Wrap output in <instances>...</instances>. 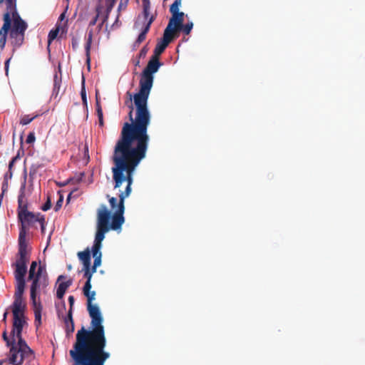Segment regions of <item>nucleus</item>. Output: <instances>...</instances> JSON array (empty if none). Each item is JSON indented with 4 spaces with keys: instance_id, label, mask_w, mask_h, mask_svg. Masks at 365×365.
<instances>
[{
    "instance_id": "423d86ee",
    "label": "nucleus",
    "mask_w": 365,
    "mask_h": 365,
    "mask_svg": "<svg viewBox=\"0 0 365 365\" xmlns=\"http://www.w3.org/2000/svg\"><path fill=\"white\" fill-rule=\"evenodd\" d=\"M41 216H42L41 213L35 214L32 212H28L18 217L21 225L19 236L17 259L12 265L14 267V270L27 271V263L30 258L26 242L27 230L36 222H38Z\"/></svg>"
},
{
    "instance_id": "79ce46f5",
    "label": "nucleus",
    "mask_w": 365,
    "mask_h": 365,
    "mask_svg": "<svg viewBox=\"0 0 365 365\" xmlns=\"http://www.w3.org/2000/svg\"><path fill=\"white\" fill-rule=\"evenodd\" d=\"M97 115H98V121H99L100 126H103L104 123H103V112L98 111V113H97Z\"/></svg>"
},
{
    "instance_id": "3c124183",
    "label": "nucleus",
    "mask_w": 365,
    "mask_h": 365,
    "mask_svg": "<svg viewBox=\"0 0 365 365\" xmlns=\"http://www.w3.org/2000/svg\"><path fill=\"white\" fill-rule=\"evenodd\" d=\"M64 17H65V14H64V13H63V14H61L60 15L59 19H60V20H63V19H64Z\"/></svg>"
},
{
    "instance_id": "a211bd4d",
    "label": "nucleus",
    "mask_w": 365,
    "mask_h": 365,
    "mask_svg": "<svg viewBox=\"0 0 365 365\" xmlns=\"http://www.w3.org/2000/svg\"><path fill=\"white\" fill-rule=\"evenodd\" d=\"M93 32L92 30H90L88 36L86 38V42L85 44V51L86 56V61L89 64L91 61V48L93 41Z\"/></svg>"
},
{
    "instance_id": "9b49d317",
    "label": "nucleus",
    "mask_w": 365,
    "mask_h": 365,
    "mask_svg": "<svg viewBox=\"0 0 365 365\" xmlns=\"http://www.w3.org/2000/svg\"><path fill=\"white\" fill-rule=\"evenodd\" d=\"M9 362L13 365H21L24 360L29 363L33 361L35 359H31L30 355L27 352L16 349V344L10 347L9 354L8 355Z\"/></svg>"
},
{
    "instance_id": "5701e85b",
    "label": "nucleus",
    "mask_w": 365,
    "mask_h": 365,
    "mask_svg": "<svg viewBox=\"0 0 365 365\" xmlns=\"http://www.w3.org/2000/svg\"><path fill=\"white\" fill-rule=\"evenodd\" d=\"M2 337L4 341L6 343L7 346L11 347L12 345L16 344L15 337L13 338V336L11 335V339H9L6 330L3 332Z\"/></svg>"
},
{
    "instance_id": "c756f323",
    "label": "nucleus",
    "mask_w": 365,
    "mask_h": 365,
    "mask_svg": "<svg viewBox=\"0 0 365 365\" xmlns=\"http://www.w3.org/2000/svg\"><path fill=\"white\" fill-rule=\"evenodd\" d=\"M72 284V280L71 279H68L67 280L66 282H61L59 285H58V288L62 289V290H64L65 292L66 291V289Z\"/></svg>"
},
{
    "instance_id": "e433bc0d",
    "label": "nucleus",
    "mask_w": 365,
    "mask_h": 365,
    "mask_svg": "<svg viewBox=\"0 0 365 365\" xmlns=\"http://www.w3.org/2000/svg\"><path fill=\"white\" fill-rule=\"evenodd\" d=\"M51 207V202L49 197H48L46 202L44 203V205L41 207L42 210L47 211Z\"/></svg>"
},
{
    "instance_id": "aec40b11",
    "label": "nucleus",
    "mask_w": 365,
    "mask_h": 365,
    "mask_svg": "<svg viewBox=\"0 0 365 365\" xmlns=\"http://www.w3.org/2000/svg\"><path fill=\"white\" fill-rule=\"evenodd\" d=\"M143 18H144L145 21H146V23H147L150 17V4L149 0H143Z\"/></svg>"
},
{
    "instance_id": "ddd939ff",
    "label": "nucleus",
    "mask_w": 365,
    "mask_h": 365,
    "mask_svg": "<svg viewBox=\"0 0 365 365\" xmlns=\"http://www.w3.org/2000/svg\"><path fill=\"white\" fill-rule=\"evenodd\" d=\"M155 16L151 15L148 22L145 24L143 29H142L140 34L138 36L136 41H135L133 46L134 48L138 47L140 44L145 41L146 38V35L150 29V26L153 22L155 21Z\"/></svg>"
},
{
    "instance_id": "603ef678",
    "label": "nucleus",
    "mask_w": 365,
    "mask_h": 365,
    "mask_svg": "<svg viewBox=\"0 0 365 365\" xmlns=\"http://www.w3.org/2000/svg\"><path fill=\"white\" fill-rule=\"evenodd\" d=\"M135 66H140V60H139V59H138V60L135 61Z\"/></svg>"
},
{
    "instance_id": "473e14b6",
    "label": "nucleus",
    "mask_w": 365,
    "mask_h": 365,
    "mask_svg": "<svg viewBox=\"0 0 365 365\" xmlns=\"http://www.w3.org/2000/svg\"><path fill=\"white\" fill-rule=\"evenodd\" d=\"M63 202V196L61 195L59 199L57 200V202L55 205V207H54V210L56 212L58 211L61 208Z\"/></svg>"
},
{
    "instance_id": "c9c22d12",
    "label": "nucleus",
    "mask_w": 365,
    "mask_h": 365,
    "mask_svg": "<svg viewBox=\"0 0 365 365\" xmlns=\"http://www.w3.org/2000/svg\"><path fill=\"white\" fill-rule=\"evenodd\" d=\"M148 51V46H143L138 54V58H145Z\"/></svg>"
},
{
    "instance_id": "f8f14e48",
    "label": "nucleus",
    "mask_w": 365,
    "mask_h": 365,
    "mask_svg": "<svg viewBox=\"0 0 365 365\" xmlns=\"http://www.w3.org/2000/svg\"><path fill=\"white\" fill-rule=\"evenodd\" d=\"M174 39V36L168 31V29L165 28L163 38L158 41L152 56L159 58L160 56L164 52L168 44Z\"/></svg>"
},
{
    "instance_id": "4be33fe9",
    "label": "nucleus",
    "mask_w": 365,
    "mask_h": 365,
    "mask_svg": "<svg viewBox=\"0 0 365 365\" xmlns=\"http://www.w3.org/2000/svg\"><path fill=\"white\" fill-rule=\"evenodd\" d=\"M36 267H37V262L36 261H33L30 265V268L29 270V276L28 279H33L34 276L36 275Z\"/></svg>"
},
{
    "instance_id": "1a4fd4ad",
    "label": "nucleus",
    "mask_w": 365,
    "mask_h": 365,
    "mask_svg": "<svg viewBox=\"0 0 365 365\" xmlns=\"http://www.w3.org/2000/svg\"><path fill=\"white\" fill-rule=\"evenodd\" d=\"M73 365H105L110 357L108 351L70 355Z\"/></svg>"
},
{
    "instance_id": "20e7f679",
    "label": "nucleus",
    "mask_w": 365,
    "mask_h": 365,
    "mask_svg": "<svg viewBox=\"0 0 365 365\" xmlns=\"http://www.w3.org/2000/svg\"><path fill=\"white\" fill-rule=\"evenodd\" d=\"M129 193V188L124 195L120 196V202L118 205L117 212L111 215V212L108 210L105 205H101L97 212V230L95 236L93 245L92 247V255L94 258L93 265V272H96V269L101 264L102 254L101 248L102 242L105 238V234L110 230H118L121 229L122 225L125 222L123 217V198Z\"/></svg>"
},
{
    "instance_id": "09e8293b",
    "label": "nucleus",
    "mask_w": 365,
    "mask_h": 365,
    "mask_svg": "<svg viewBox=\"0 0 365 365\" xmlns=\"http://www.w3.org/2000/svg\"><path fill=\"white\" fill-rule=\"evenodd\" d=\"M7 314H8V311L6 310L4 314V316H3V321L4 322H6V317H7Z\"/></svg>"
},
{
    "instance_id": "2eb2a0df",
    "label": "nucleus",
    "mask_w": 365,
    "mask_h": 365,
    "mask_svg": "<svg viewBox=\"0 0 365 365\" xmlns=\"http://www.w3.org/2000/svg\"><path fill=\"white\" fill-rule=\"evenodd\" d=\"M63 322L65 324V331L67 336L71 334L75 329L74 322L73 319V314L71 312H68L67 316L63 317Z\"/></svg>"
},
{
    "instance_id": "a18cd8bd",
    "label": "nucleus",
    "mask_w": 365,
    "mask_h": 365,
    "mask_svg": "<svg viewBox=\"0 0 365 365\" xmlns=\"http://www.w3.org/2000/svg\"><path fill=\"white\" fill-rule=\"evenodd\" d=\"M18 156L14 157L11 160L9 163V170H11L12 167L14 166L16 160H17Z\"/></svg>"
},
{
    "instance_id": "0eeeda50",
    "label": "nucleus",
    "mask_w": 365,
    "mask_h": 365,
    "mask_svg": "<svg viewBox=\"0 0 365 365\" xmlns=\"http://www.w3.org/2000/svg\"><path fill=\"white\" fill-rule=\"evenodd\" d=\"M4 0H0V4ZM5 13L11 14L13 18V29L10 33V38L14 39V45L20 46L24 41L25 31L28 28V25L17 11L16 0H5Z\"/></svg>"
},
{
    "instance_id": "393cba45",
    "label": "nucleus",
    "mask_w": 365,
    "mask_h": 365,
    "mask_svg": "<svg viewBox=\"0 0 365 365\" xmlns=\"http://www.w3.org/2000/svg\"><path fill=\"white\" fill-rule=\"evenodd\" d=\"M58 32H59L58 28H56V29H52L51 31H50L48 36V44H51V42L57 37Z\"/></svg>"
},
{
    "instance_id": "8fccbe9b",
    "label": "nucleus",
    "mask_w": 365,
    "mask_h": 365,
    "mask_svg": "<svg viewBox=\"0 0 365 365\" xmlns=\"http://www.w3.org/2000/svg\"><path fill=\"white\" fill-rule=\"evenodd\" d=\"M65 278H66V277H65V276H63V275H60V276L58 277V281H61V280H62V279H65Z\"/></svg>"
},
{
    "instance_id": "2f4dec72",
    "label": "nucleus",
    "mask_w": 365,
    "mask_h": 365,
    "mask_svg": "<svg viewBox=\"0 0 365 365\" xmlns=\"http://www.w3.org/2000/svg\"><path fill=\"white\" fill-rule=\"evenodd\" d=\"M83 176H84V173H80L78 175H76L75 177L70 178L68 180V181L79 182L80 181L82 180Z\"/></svg>"
},
{
    "instance_id": "412c9836",
    "label": "nucleus",
    "mask_w": 365,
    "mask_h": 365,
    "mask_svg": "<svg viewBox=\"0 0 365 365\" xmlns=\"http://www.w3.org/2000/svg\"><path fill=\"white\" fill-rule=\"evenodd\" d=\"M61 83V78H58V75L56 73L53 76V92L56 95L58 94Z\"/></svg>"
},
{
    "instance_id": "864d4df0",
    "label": "nucleus",
    "mask_w": 365,
    "mask_h": 365,
    "mask_svg": "<svg viewBox=\"0 0 365 365\" xmlns=\"http://www.w3.org/2000/svg\"><path fill=\"white\" fill-rule=\"evenodd\" d=\"M71 195V193H70V194L68 195V198H67V200H69Z\"/></svg>"
},
{
    "instance_id": "7c9ffc66",
    "label": "nucleus",
    "mask_w": 365,
    "mask_h": 365,
    "mask_svg": "<svg viewBox=\"0 0 365 365\" xmlns=\"http://www.w3.org/2000/svg\"><path fill=\"white\" fill-rule=\"evenodd\" d=\"M66 310V304H65V302H62L61 303V308H58L57 309V315L59 318H61L62 317V318L63 319V312Z\"/></svg>"
},
{
    "instance_id": "5fc2aeb1",
    "label": "nucleus",
    "mask_w": 365,
    "mask_h": 365,
    "mask_svg": "<svg viewBox=\"0 0 365 365\" xmlns=\"http://www.w3.org/2000/svg\"><path fill=\"white\" fill-rule=\"evenodd\" d=\"M128 94H129V95H130V98L131 99V98H132V95H131L130 93H128Z\"/></svg>"
},
{
    "instance_id": "f03ea898",
    "label": "nucleus",
    "mask_w": 365,
    "mask_h": 365,
    "mask_svg": "<svg viewBox=\"0 0 365 365\" xmlns=\"http://www.w3.org/2000/svg\"><path fill=\"white\" fill-rule=\"evenodd\" d=\"M122 133H120L118 140L114 146L112 160L114 166L112 168L113 179L114 181V189L120 187L123 182H126V187L124 191L119 194V201L117 202V198L114 197H110L108 195L107 197L112 210H115L113 215L117 212L118 205L120 202V196L124 195L129 188V193L123 198L128 197L131 192V185L133 182V173L140 163L145 158L146 152L148 147V143L146 142L145 149H139V144L137 140H133L130 145L125 147L121 144ZM125 209V205H123Z\"/></svg>"
},
{
    "instance_id": "f3484780",
    "label": "nucleus",
    "mask_w": 365,
    "mask_h": 365,
    "mask_svg": "<svg viewBox=\"0 0 365 365\" xmlns=\"http://www.w3.org/2000/svg\"><path fill=\"white\" fill-rule=\"evenodd\" d=\"M78 257L83 263V267H91V251L88 247L83 252H78Z\"/></svg>"
},
{
    "instance_id": "37998d69",
    "label": "nucleus",
    "mask_w": 365,
    "mask_h": 365,
    "mask_svg": "<svg viewBox=\"0 0 365 365\" xmlns=\"http://www.w3.org/2000/svg\"><path fill=\"white\" fill-rule=\"evenodd\" d=\"M65 292H66L64 290H62L58 287L56 290V297L58 299H62L65 294Z\"/></svg>"
},
{
    "instance_id": "7ed1b4c3",
    "label": "nucleus",
    "mask_w": 365,
    "mask_h": 365,
    "mask_svg": "<svg viewBox=\"0 0 365 365\" xmlns=\"http://www.w3.org/2000/svg\"><path fill=\"white\" fill-rule=\"evenodd\" d=\"M87 298V309L91 318V329L82 327L76 335V341L69 351V355L103 352L107 346L103 319L99 307L92 302L95 299L96 292L90 291L83 294Z\"/></svg>"
},
{
    "instance_id": "72a5a7b5",
    "label": "nucleus",
    "mask_w": 365,
    "mask_h": 365,
    "mask_svg": "<svg viewBox=\"0 0 365 365\" xmlns=\"http://www.w3.org/2000/svg\"><path fill=\"white\" fill-rule=\"evenodd\" d=\"M128 0H120V2L118 5V10L120 11L122 10H125L127 7Z\"/></svg>"
},
{
    "instance_id": "bb28decb",
    "label": "nucleus",
    "mask_w": 365,
    "mask_h": 365,
    "mask_svg": "<svg viewBox=\"0 0 365 365\" xmlns=\"http://www.w3.org/2000/svg\"><path fill=\"white\" fill-rule=\"evenodd\" d=\"M81 96L83 103L84 105H87L86 91V88H85V79L83 77V80H82V88H81Z\"/></svg>"
},
{
    "instance_id": "f704fd0d",
    "label": "nucleus",
    "mask_w": 365,
    "mask_h": 365,
    "mask_svg": "<svg viewBox=\"0 0 365 365\" xmlns=\"http://www.w3.org/2000/svg\"><path fill=\"white\" fill-rule=\"evenodd\" d=\"M91 281H86V283H85V284H84V286H83V294H84V293H87V294H88V292L91 291V287H92V286H91Z\"/></svg>"
},
{
    "instance_id": "58836bf2",
    "label": "nucleus",
    "mask_w": 365,
    "mask_h": 365,
    "mask_svg": "<svg viewBox=\"0 0 365 365\" xmlns=\"http://www.w3.org/2000/svg\"><path fill=\"white\" fill-rule=\"evenodd\" d=\"M38 222L40 223L41 225V232L43 234L45 232V217L43 215L41 216L39 220H38Z\"/></svg>"
},
{
    "instance_id": "49530a36",
    "label": "nucleus",
    "mask_w": 365,
    "mask_h": 365,
    "mask_svg": "<svg viewBox=\"0 0 365 365\" xmlns=\"http://www.w3.org/2000/svg\"><path fill=\"white\" fill-rule=\"evenodd\" d=\"M10 58L7 59L5 62V71L6 74L8 75L9 66Z\"/></svg>"
},
{
    "instance_id": "dca6fc26",
    "label": "nucleus",
    "mask_w": 365,
    "mask_h": 365,
    "mask_svg": "<svg viewBox=\"0 0 365 365\" xmlns=\"http://www.w3.org/2000/svg\"><path fill=\"white\" fill-rule=\"evenodd\" d=\"M35 321L34 324L36 328H38L41 324V311H42V305L40 302H32Z\"/></svg>"
},
{
    "instance_id": "9d476101",
    "label": "nucleus",
    "mask_w": 365,
    "mask_h": 365,
    "mask_svg": "<svg viewBox=\"0 0 365 365\" xmlns=\"http://www.w3.org/2000/svg\"><path fill=\"white\" fill-rule=\"evenodd\" d=\"M28 280L31 281L30 287L31 302H37V290L41 284L43 286H47L48 284V274L45 266L39 265L37 269L36 275L33 279H28Z\"/></svg>"
},
{
    "instance_id": "de8ad7c7",
    "label": "nucleus",
    "mask_w": 365,
    "mask_h": 365,
    "mask_svg": "<svg viewBox=\"0 0 365 365\" xmlns=\"http://www.w3.org/2000/svg\"><path fill=\"white\" fill-rule=\"evenodd\" d=\"M98 111L103 112L101 106L98 100L97 99L96 100V113H98Z\"/></svg>"
},
{
    "instance_id": "6ab92c4d",
    "label": "nucleus",
    "mask_w": 365,
    "mask_h": 365,
    "mask_svg": "<svg viewBox=\"0 0 365 365\" xmlns=\"http://www.w3.org/2000/svg\"><path fill=\"white\" fill-rule=\"evenodd\" d=\"M17 212H18V217L29 212L28 210L27 202H24V195H21L19 196Z\"/></svg>"
},
{
    "instance_id": "cd10ccee",
    "label": "nucleus",
    "mask_w": 365,
    "mask_h": 365,
    "mask_svg": "<svg viewBox=\"0 0 365 365\" xmlns=\"http://www.w3.org/2000/svg\"><path fill=\"white\" fill-rule=\"evenodd\" d=\"M101 6H97V7H96V16H94L91 20V21L89 22V25H88V26H89V27H90V26H93L96 25V24L97 21H98V17H99V16H100V14H101Z\"/></svg>"
},
{
    "instance_id": "4468645a",
    "label": "nucleus",
    "mask_w": 365,
    "mask_h": 365,
    "mask_svg": "<svg viewBox=\"0 0 365 365\" xmlns=\"http://www.w3.org/2000/svg\"><path fill=\"white\" fill-rule=\"evenodd\" d=\"M16 339V349H19L23 352H27L30 355L31 359H35V354L34 351L28 346L26 341L23 339L21 334L15 335Z\"/></svg>"
},
{
    "instance_id": "6e6552de",
    "label": "nucleus",
    "mask_w": 365,
    "mask_h": 365,
    "mask_svg": "<svg viewBox=\"0 0 365 365\" xmlns=\"http://www.w3.org/2000/svg\"><path fill=\"white\" fill-rule=\"evenodd\" d=\"M180 6L181 0H175L170 5V12L172 16L166 26L175 38L179 36L180 31H182L185 35H189L193 27L192 21L183 24L185 14L182 11H180L179 8Z\"/></svg>"
},
{
    "instance_id": "a878e982",
    "label": "nucleus",
    "mask_w": 365,
    "mask_h": 365,
    "mask_svg": "<svg viewBox=\"0 0 365 365\" xmlns=\"http://www.w3.org/2000/svg\"><path fill=\"white\" fill-rule=\"evenodd\" d=\"M83 269L84 271L83 277L86 278V281H91L93 274L94 273L93 272V269H91V267H83Z\"/></svg>"
},
{
    "instance_id": "39448f33",
    "label": "nucleus",
    "mask_w": 365,
    "mask_h": 365,
    "mask_svg": "<svg viewBox=\"0 0 365 365\" xmlns=\"http://www.w3.org/2000/svg\"><path fill=\"white\" fill-rule=\"evenodd\" d=\"M27 271L14 270V274L16 280L14 300L11 306L13 313V327L11 335L13 338L15 335H19L22 333L24 320V311L26 304L24 302L23 294L24 293L26 281L25 276Z\"/></svg>"
},
{
    "instance_id": "c03bdc74",
    "label": "nucleus",
    "mask_w": 365,
    "mask_h": 365,
    "mask_svg": "<svg viewBox=\"0 0 365 365\" xmlns=\"http://www.w3.org/2000/svg\"><path fill=\"white\" fill-rule=\"evenodd\" d=\"M108 15H105V16L103 17L102 21L98 25V30L101 29L103 24L108 21Z\"/></svg>"
},
{
    "instance_id": "4c0bfd02",
    "label": "nucleus",
    "mask_w": 365,
    "mask_h": 365,
    "mask_svg": "<svg viewBox=\"0 0 365 365\" xmlns=\"http://www.w3.org/2000/svg\"><path fill=\"white\" fill-rule=\"evenodd\" d=\"M36 140L35 135L34 133H30L26 138V143H33Z\"/></svg>"
},
{
    "instance_id": "b1692460",
    "label": "nucleus",
    "mask_w": 365,
    "mask_h": 365,
    "mask_svg": "<svg viewBox=\"0 0 365 365\" xmlns=\"http://www.w3.org/2000/svg\"><path fill=\"white\" fill-rule=\"evenodd\" d=\"M38 115H35L34 116H30L29 115H24L21 117L20 120V123L23 125H28L34 119H35Z\"/></svg>"
},
{
    "instance_id": "ea45409f",
    "label": "nucleus",
    "mask_w": 365,
    "mask_h": 365,
    "mask_svg": "<svg viewBox=\"0 0 365 365\" xmlns=\"http://www.w3.org/2000/svg\"><path fill=\"white\" fill-rule=\"evenodd\" d=\"M75 299L73 296L68 297V303H69V310L68 312H71V314H73V307L74 304Z\"/></svg>"
},
{
    "instance_id": "a19ab883",
    "label": "nucleus",
    "mask_w": 365,
    "mask_h": 365,
    "mask_svg": "<svg viewBox=\"0 0 365 365\" xmlns=\"http://www.w3.org/2000/svg\"><path fill=\"white\" fill-rule=\"evenodd\" d=\"M72 48L73 50H76L78 47V39L76 37H73L71 39Z\"/></svg>"
},
{
    "instance_id": "c85d7f7f",
    "label": "nucleus",
    "mask_w": 365,
    "mask_h": 365,
    "mask_svg": "<svg viewBox=\"0 0 365 365\" xmlns=\"http://www.w3.org/2000/svg\"><path fill=\"white\" fill-rule=\"evenodd\" d=\"M116 0H106V14L108 16H109L110 12L113 9Z\"/></svg>"
},
{
    "instance_id": "f257e3e1",
    "label": "nucleus",
    "mask_w": 365,
    "mask_h": 365,
    "mask_svg": "<svg viewBox=\"0 0 365 365\" xmlns=\"http://www.w3.org/2000/svg\"><path fill=\"white\" fill-rule=\"evenodd\" d=\"M161 63L159 58L152 56L142 73L140 80V91L133 96L136 107L135 117L133 118V108L130 106L128 113L131 123H125L121 130V144L130 145L133 140H137L139 149H145L146 142H149L148 127L150 123V114L148 109V99L153 83V74L156 73Z\"/></svg>"
}]
</instances>
